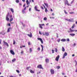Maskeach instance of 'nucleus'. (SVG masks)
I'll return each mask as SVG.
<instances>
[{
	"label": "nucleus",
	"instance_id": "38",
	"mask_svg": "<svg viewBox=\"0 0 77 77\" xmlns=\"http://www.w3.org/2000/svg\"><path fill=\"white\" fill-rule=\"evenodd\" d=\"M69 14H74V12H69Z\"/></svg>",
	"mask_w": 77,
	"mask_h": 77
},
{
	"label": "nucleus",
	"instance_id": "1",
	"mask_svg": "<svg viewBox=\"0 0 77 77\" xmlns=\"http://www.w3.org/2000/svg\"><path fill=\"white\" fill-rule=\"evenodd\" d=\"M9 17L10 18V22H12V21H13V20H14V18H13V17H12V15H10Z\"/></svg>",
	"mask_w": 77,
	"mask_h": 77
},
{
	"label": "nucleus",
	"instance_id": "21",
	"mask_svg": "<svg viewBox=\"0 0 77 77\" xmlns=\"http://www.w3.org/2000/svg\"><path fill=\"white\" fill-rule=\"evenodd\" d=\"M45 33V35L46 36H48V35H49V34L48 32H46Z\"/></svg>",
	"mask_w": 77,
	"mask_h": 77
},
{
	"label": "nucleus",
	"instance_id": "23",
	"mask_svg": "<svg viewBox=\"0 0 77 77\" xmlns=\"http://www.w3.org/2000/svg\"><path fill=\"white\" fill-rule=\"evenodd\" d=\"M10 9L12 13H14V9H13V8H10Z\"/></svg>",
	"mask_w": 77,
	"mask_h": 77
},
{
	"label": "nucleus",
	"instance_id": "42",
	"mask_svg": "<svg viewBox=\"0 0 77 77\" xmlns=\"http://www.w3.org/2000/svg\"><path fill=\"white\" fill-rule=\"evenodd\" d=\"M52 53H54V50H52Z\"/></svg>",
	"mask_w": 77,
	"mask_h": 77
},
{
	"label": "nucleus",
	"instance_id": "27",
	"mask_svg": "<svg viewBox=\"0 0 77 77\" xmlns=\"http://www.w3.org/2000/svg\"><path fill=\"white\" fill-rule=\"evenodd\" d=\"M62 51L63 52L65 51V48H63V47H62Z\"/></svg>",
	"mask_w": 77,
	"mask_h": 77
},
{
	"label": "nucleus",
	"instance_id": "35",
	"mask_svg": "<svg viewBox=\"0 0 77 77\" xmlns=\"http://www.w3.org/2000/svg\"><path fill=\"white\" fill-rule=\"evenodd\" d=\"M29 51L30 53H31L32 51V48H30L29 49Z\"/></svg>",
	"mask_w": 77,
	"mask_h": 77
},
{
	"label": "nucleus",
	"instance_id": "25",
	"mask_svg": "<svg viewBox=\"0 0 77 77\" xmlns=\"http://www.w3.org/2000/svg\"><path fill=\"white\" fill-rule=\"evenodd\" d=\"M44 8L45 9V11L46 12H48V10H47V9L45 7V8Z\"/></svg>",
	"mask_w": 77,
	"mask_h": 77
},
{
	"label": "nucleus",
	"instance_id": "34",
	"mask_svg": "<svg viewBox=\"0 0 77 77\" xmlns=\"http://www.w3.org/2000/svg\"><path fill=\"white\" fill-rule=\"evenodd\" d=\"M55 51L57 53V48H55Z\"/></svg>",
	"mask_w": 77,
	"mask_h": 77
},
{
	"label": "nucleus",
	"instance_id": "9",
	"mask_svg": "<svg viewBox=\"0 0 77 77\" xmlns=\"http://www.w3.org/2000/svg\"><path fill=\"white\" fill-rule=\"evenodd\" d=\"M59 57H60V56H59V55H58L56 57L55 59L57 61H59Z\"/></svg>",
	"mask_w": 77,
	"mask_h": 77
},
{
	"label": "nucleus",
	"instance_id": "62",
	"mask_svg": "<svg viewBox=\"0 0 77 77\" xmlns=\"http://www.w3.org/2000/svg\"><path fill=\"white\" fill-rule=\"evenodd\" d=\"M49 23H47V24H46V26H48Z\"/></svg>",
	"mask_w": 77,
	"mask_h": 77
},
{
	"label": "nucleus",
	"instance_id": "45",
	"mask_svg": "<svg viewBox=\"0 0 77 77\" xmlns=\"http://www.w3.org/2000/svg\"><path fill=\"white\" fill-rule=\"evenodd\" d=\"M41 9H44V8L42 6H41Z\"/></svg>",
	"mask_w": 77,
	"mask_h": 77
},
{
	"label": "nucleus",
	"instance_id": "14",
	"mask_svg": "<svg viewBox=\"0 0 77 77\" xmlns=\"http://www.w3.org/2000/svg\"><path fill=\"white\" fill-rule=\"evenodd\" d=\"M61 41H62V42H65V41H66V40L65 38H63L61 40Z\"/></svg>",
	"mask_w": 77,
	"mask_h": 77
},
{
	"label": "nucleus",
	"instance_id": "19",
	"mask_svg": "<svg viewBox=\"0 0 77 77\" xmlns=\"http://www.w3.org/2000/svg\"><path fill=\"white\" fill-rule=\"evenodd\" d=\"M30 72H31V73H35V72H34V71L32 70H30Z\"/></svg>",
	"mask_w": 77,
	"mask_h": 77
},
{
	"label": "nucleus",
	"instance_id": "29",
	"mask_svg": "<svg viewBox=\"0 0 77 77\" xmlns=\"http://www.w3.org/2000/svg\"><path fill=\"white\" fill-rule=\"evenodd\" d=\"M6 20L8 21H9V18L8 17H6Z\"/></svg>",
	"mask_w": 77,
	"mask_h": 77
},
{
	"label": "nucleus",
	"instance_id": "40",
	"mask_svg": "<svg viewBox=\"0 0 77 77\" xmlns=\"http://www.w3.org/2000/svg\"><path fill=\"white\" fill-rule=\"evenodd\" d=\"M16 3H19V1L18 0H16Z\"/></svg>",
	"mask_w": 77,
	"mask_h": 77
},
{
	"label": "nucleus",
	"instance_id": "41",
	"mask_svg": "<svg viewBox=\"0 0 77 77\" xmlns=\"http://www.w3.org/2000/svg\"><path fill=\"white\" fill-rule=\"evenodd\" d=\"M15 44H16L15 42V40H14V42H13V44L14 45H15Z\"/></svg>",
	"mask_w": 77,
	"mask_h": 77
},
{
	"label": "nucleus",
	"instance_id": "48",
	"mask_svg": "<svg viewBox=\"0 0 77 77\" xmlns=\"http://www.w3.org/2000/svg\"><path fill=\"white\" fill-rule=\"evenodd\" d=\"M75 45H76V44H75V43H74L73 45V46L74 47V46H75Z\"/></svg>",
	"mask_w": 77,
	"mask_h": 77
},
{
	"label": "nucleus",
	"instance_id": "20",
	"mask_svg": "<svg viewBox=\"0 0 77 77\" xmlns=\"http://www.w3.org/2000/svg\"><path fill=\"white\" fill-rule=\"evenodd\" d=\"M45 62H46V63H48V62H49V60H48V59H46L45 60Z\"/></svg>",
	"mask_w": 77,
	"mask_h": 77
},
{
	"label": "nucleus",
	"instance_id": "17",
	"mask_svg": "<svg viewBox=\"0 0 77 77\" xmlns=\"http://www.w3.org/2000/svg\"><path fill=\"white\" fill-rule=\"evenodd\" d=\"M73 21V19H68V21H69V22H71Z\"/></svg>",
	"mask_w": 77,
	"mask_h": 77
},
{
	"label": "nucleus",
	"instance_id": "54",
	"mask_svg": "<svg viewBox=\"0 0 77 77\" xmlns=\"http://www.w3.org/2000/svg\"><path fill=\"white\" fill-rule=\"evenodd\" d=\"M60 39H59V40H58L57 41V42H60Z\"/></svg>",
	"mask_w": 77,
	"mask_h": 77
},
{
	"label": "nucleus",
	"instance_id": "43",
	"mask_svg": "<svg viewBox=\"0 0 77 77\" xmlns=\"http://www.w3.org/2000/svg\"><path fill=\"white\" fill-rule=\"evenodd\" d=\"M41 34L43 35H44V36H45V34H44V32L42 33Z\"/></svg>",
	"mask_w": 77,
	"mask_h": 77
},
{
	"label": "nucleus",
	"instance_id": "33",
	"mask_svg": "<svg viewBox=\"0 0 77 77\" xmlns=\"http://www.w3.org/2000/svg\"><path fill=\"white\" fill-rule=\"evenodd\" d=\"M43 20H45V21H46V20H47V17H45L44 18Z\"/></svg>",
	"mask_w": 77,
	"mask_h": 77
},
{
	"label": "nucleus",
	"instance_id": "44",
	"mask_svg": "<svg viewBox=\"0 0 77 77\" xmlns=\"http://www.w3.org/2000/svg\"><path fill=\"white\" fill-rule=\"evenodd\" d=\"M67 42H69V38H67Z\"/></svg>",
	"mask_w": 77,
	"mask_h": 77
},
{
	"label": "nucleus",
	"instance_id": "22",
	"mask_svg": "<svg viewBox=\"0 0 77 77\" xmlns=\"http://www.w3.org/2000/svg\"><path fill=\"white\" fill-rule=\"evenodd\" d=\"M70 32L72 33V32H74V30H72V29H71V28H70Z\"/></svg>",
	"mask_w": 77,
	"mask_h": 77
},
{
	"label": "nucleus",
	"instance_id": "63",
	"mask_svg": "<svg viewBox=\"0 0 77 77\" xmlns=\"http://www.w3.org/2000/svg\"><path fill=\"white\" fill-rule=\"evenodd\" d=\"M19 5H20V6H21V5H22V4H21V3H20Z\"/></svg>",
	"mask_w": 77,
	"mask_h": 77
},
{
	"label": "nucleus",
	"instance_id": "6",
	"mask_svg": "<svg viewBox=\"0 0 77 77\" xmlns=\"http://www.w3.org/2000/svg\"><path fill=\"white\" fill-rule=\"evenodd\" d=\"M34 9H35L36 11H37L38 12H40V10H38V7L35 6L34 7Z\"/></svg>",
	"mask_w": 77,
	"mask_h": 77
},
{
	"label": "nucleus",
	"instance_id": "13",
	"mask_svg": "<svg viewBox=\"0 0 77 77\" xmlns=\"http://www.w3.org/2000/svg\"><path fill=\"white\" fill-rule=\"evenodd\" d=\"M3 43H4V44H5L7 46V47H9V45H8V44L7 42H5V41H3Z\"/></svg>",
	"mask_w": 77,
	"mask_h": 77
},
{
	"label": "nucleus",
	"instance_id": "15",
	"mask_svg": "<svg viewBox=\"0 0 77 77\" xmlns=\"http://www.w3.org/2000/svg\"><path fill=\"white\" fill-rule=\"evenodd\" d=\"M30 35H29V34H27V35L28 36L30 37V38H32V33H31V32H30Z\"/></svg>",
	"mask_w": 77,
	"mask_h": 77
},
{
	"label": "nucleus",
	"instance_id": "18",
	"mask_svg": "<svg viewBox=\"0 0 77 77\" xmlns=\"http://www.w3.org/2000/svg\"><path fill=\"white\" fill-rule=\"evenodd\" d=\"M44 5L46 6L47 8H48V4H46L45 3H44Z\"/></svg>",
	"mask_w": 77,
	"mask_h": 77
},
{
	"label": "nucleus",
	"instance_id": "36",
	"mask_svg": "<svg viewBox=\"0 0 77 77\" xmlns=\"http://www.w3.org/2000/svg\"><path fill=\"white\" fill-rule=\"evenodd\" d=\"M30 68V67H27L26 68V69H27V70H29V68Z\"/></svg>",
	"mask_w": 77,
	"mask_h": 77
},
{
	"label": "nucleus",
	"instance_id": "60",
	"mask_svg": "<svg viewBox=\"0 0 77 77\" xmlns=\"http://www.w3.org/2000/svg\"><path fill=\"white\" fill-rule=\"evenodd\" d=\"M39 34H40V35H41V31H39Z\"/></svg>",
	"mask_w": 77,
	"mask_h": 77
},
{
	"label": "nucleus",
	"instance_id": "31",
	"mask_svg": "<svg viewBox=\"0 0 77 77\" xmlns=\"http://www.w3.org/2000/svg\"><path fill=\"white\" fill-rule=\"evenodd\" d=\"M60 66H56V68H57V69H60Z\"/></svg>",
	"mask_w": 77,
	"mask_h": 77
},
{
	"label": "nucleus",
	"instance_id": "4",
	"mask_svg": "<svg viewBox=\"0 0 77 77\" xmlns=\"http://www.w3.org/2000/svg\"><path fill=\"white\" fill-rule=\"evenodd\" d=\"M67 53L66 52H65L63 55V59H64V58H65V56H67Z\"/></svg>",
	"mask_w": 77,
	"mask_h": 77
},
{
	"label": "nucleus",
	"instance_id": "56",
	"mask_svg": "<svg viewBox=\"0 0 77 77\" xmlns=\"http://www.w3.org/2000/svg\"><path fill=\"white\" fill-rule=\"evenodd\" d=\"M8 26H11V23H8Z\"/></svg>",
	"mask_w": 77,
	"mask_h": 77
},
{
	"label": "nucleus",
	"instance_id": "64",
	"mask_svg": "<svg viewBox=\"0 0 77 77\" xmlns=\"http://www.w3.org/2000/svg\"><path fill=\"white\" fill-rule=\"evenodd\" d=\"M10 77H14V76H10Z\"/></svg>",
	"mask_w": 77,
	"mask_h": 77
},
{
	"label": "nucleus",
	"instance_id": "3",
	"mask_svg": "<svg viewBox=\"0 0 77 77\" xmlns=\"http://www.w3.org/2000/svg\"><path fill=\"white\" fill-rule=\"evenodd\" d=\"M65 5H68V6H71V5L70 4H69V3H68V0H66L65 1Z\"/></svg>",
	"mask_w": 77,
	"mask_h": 77
},
{
	"label": "nucleus",
	"instance_id": "10",
	"mask_svg": "<svg viewBox=\"0 0 77 77\" xmlns=\"http://www.w3.org/2000/svg\"><path fill=\"white\" fill-rule=\"evenodd\" d=\"M0 35L2 34V35H5V34H6V33L5 32V31H2V32H0Z\"/></svg>",
	"mask_w": 77,
	"mask_h": 77
},
{
	"label": "nucleus",
	"instance_id": "55",
	"mask_svg": "<svg viewBox=\"0 0 77 77\" xmlns=\"http://www.w3.org/2000/svg\"><path fill=\"white\" fill-rule=\"evenodd\" d=\"M22 2H26V1L25 0H22Z\"/></svg>",
	"mask_w": 77,
	"mask_h": 77
},
{
	"label": "nucleus",
	"instance_id": "57",
	"mask_svg": "<svg viewBox=\"0 0 77 77\" xmlns=\"http://www.w3.org/2000/svg\"><path fill=\"white\" fill-rule=\"evenodd\" d=\"M10 22L11 23V24H14V22Z\"/></svg>",
	"mask_w": 77,
	"mask_h": 77
},
{
	"label": "nucleus",
	"instance_id": "46",
	"mask_svg": "<svg viewBox=\"0 0 77 77\" xmlns=\"http://www.w3.org/2000/svg\"><path fill=\"white\" fill-rule=\"evenodd\" d=\"M32 9V8H29V11H30Z\"/></svg>",
	"mask_w": 77,
	"mask_h": 77
},
{
	"label": "nucleus",
	"instance_id": "61",
	"mask_svg": "<svg viewBox=\"0 0 77 77\" xmlns=\"http://www.w3.org/2000/svg\"><path fill=\"white\" fill-rule=\"evenodd\" d=\"M7 15H10V13H9L8 12V13Z\"/></svg>",
	"mask_w": 77,
	"mask_h": 77
},
{
	"label": "nucleus",
	"instance_id": "11",
	"mask_svg": "<svg viewBox=\"0 0 77 77\" xmlns=\"http://www.w3.org/2000/svg\"><path fill=\"white\" fill-rule=\"evenodd\" d=\"M12 28L11 27H9L8 28V30H7V32H10V30H12Z\"/></svg>",
	"mask_w": 77,
	"mask_h": 77
},
{
	"label": "nucleus",
	"instance_id": "37",
	"mask_svg": "<svg viewBox=\"0 0 77 77\" xmlns=\"http://www.w3.org/2000/svg\"><path fill=\"white\" fill-rule=\"evenodd\" d=\"M64 12L65 14H68V13L66 12V10H64Z\"/></svg>",
	"mask_w": 77,
	"mask_h": 77
},
{
	"label": "nucleus",
	"instance_id": "28",
	"mask_svg": "<svg viewBox=\"0 0 77 77\" xmlns=\"http://www.w3.org/2000/svg\"><path fill=\"white\" fill-rule=\"evenodd\" d=\"M16 60V59L15 58H14L13 60H12V62H14Z\"/></svg>",
	"mask_w": 77,
	"mask_h": 77
},
{
	"label": "nucleus",
	"instance_id": "30",
	"mask_svg": "<svg viewBox=\"0 0 77 77\" xmlns=\"http://www.w3.org/2000/svg\"><path fill=\"white\" fill-rule=\"evenodd\" d=\"M41 46L42 48V51H43V48H44V47L42 45H41Z\"/></svg>",
	"mask_w": 77,
	"mask_h": 77
},
{
	"label": "nucleus",
	"instance_id": "12",
	"mask_svg": "<svg viewBox=\"0 0 77 77\" xmlns=\"http://www.w3.org/2000/svg\"><path fill=\"white\" fill-rule=\"evenodd\" d=\"M10 53L12 54H13V55H14L15 54V52L12 51V50H11L10 51Z\"/></svg>",
	"mask_w": 77,
	"mask_h": 77
},
{
	"label": "nucleus",
	"instance_id": "49",
	"mask_svg": "<svg viewBox=\"0 0 77 77\" xmlns=\"http://www.w3.org/2000/svg\"><path fill=\"white\" fill-rule=\"evenodd\" d=\"M24 53V51H21V54H23Z\"/></svg>",
	"mask_w": 77,
	"mask_h": 77
},
{
	"label": "nucleus",
	"instance_id": "2",
	"mask_svg": "<svg viewBox=\"0 0 77 77\" xmlns=\"http://www.w3.org/2000/svg\"><path fill=\"white\" fill-rule=\"evenodd\" d=\"M39 26L40 28V29H43V28L42 26H44L45 25V24H39Z\"/></svg>",
	"mask_w": 77,
	"mask_h": 77
},
{
	"label": "nucleus",
	"instance_id": "24",
	"mask_svg": "<svg viewBox=\"0 0 77 77\" xmlns=\"http://www.w3.org/2000/svg\"><path fill=\"white\" fill-rule=\"evenodd\" d=\"M69 35L71 36H75V34H70Z\"/></svg>",
	"mask_w": 77,
	"mask_h": 77
},
{
	"label": "nucleus",
	"instance_id": "5",
	"mask_svg": "<svg viewBox=\"0 0 77 77\" xmlns=\"http://www.w3.org/2000/svg\"><path fill=\"white\" fill-rule=\"evenodd\" d=\"M50 72L51 74H54V70L53 69H51Z\"/></svg>",
	"mask_w": 77,
	"mask_h": 77
},
{
	"label": "nucleus",
	"instance_id": "26",
	"mask_svg": "<svg viewBox=\"0 0 77 77\" xmlns=\"http://www.w3.org/2000/svg\"><path fill=\"white\" fill-rule=\"evenodd\" d=\"M74 27H75V24H74L72 26V29H74Z\"/></svg>",
	"mask_w": 77,
	"mask_h": 77
},
{
	"label": "nucleus",
	"instance_id": "50",
	"mask_svg": "<svg viewBox=\"0 0 77 77\" xmlns=\"http://www.w3.org/2000/svg\"><path fill=\"white\" fill-rule=\"evenodd\" d=\"M42 6H44V8H45V5H44L43 4V5H42Z\"/></svg>",
	"mask_w": 77,
	"mask_h": 77
},
{
	"label": "nucleus",
	"instance_id": "8",
	"mask_svg": "<svg viewBox=\"0 0 77 77\" xmlns=\"http://www.w3.org/2000/svg\"><path fill=\"white\" fill-rule=\"evenodd\" d=\"M37 39L38 40H39L40 41L42 44H43V43H44V42H43V41L42 40V38H37Z\"/></svg>",
	"mask_w": 77,
	"mask_h": 77
},
{
	"label": "nucleus",
	"instance_id": "47",
	"mask_svg": "<svg viewBox=\"0 0 77 77\" xmlns=\"http://www.w3.org/2000/svg\"><path fill=\"white\" fill-rule=\"evenodd\" d=\"M37 50H38V51H39L40 50V48H38L37 49Z\"/></svg>",
	"mask_w": 77,
	"mask_h": 77
},
{
	"label": "nucleus",
	"instance_id": "58",
	"mask_svg": "<svg viewBox=\"0 0 77 77\" xmlns=\"http://www.w3.org/2000/svg\"><path fill=\"white\" fill-rule=\"evenodd\" d=\"M26 9V7H25V8L23 10L25 11Z\"/></svg>",
	"mask_w": 77,
	"mask_h": 77
},
{
	"label": "nucleus",
	"instance_id": "32",
	"mask_svg": "<svg viewBox=\"0 0 77 77\" xmlns=\"http://www.w3.org/2000/svg\"><path fill=\"white\" fill-rule=\"evenodd\" d=\"M22 12L23 14H25V11H24V10H23L22 11Z\"/></svg>",
	"mask_w": 77,
	"mask_h": 77
},
{
	"label": "nucleus",
	"instance_id": "39",
	"mask_svg": "<svg viewBox=\"0 0 77 77\" xmlns=\"http://www.w3.org/2000/svg\"><path fill=\"white\" fill-rule=\"evenodd\" d=\"M16 71L17 73H20V71H19V70H16Z\"/></svg>",
	"mask_w": 77,
	"mask_h": 77
},
{
	"label": "nucleus",
	"instance_id": "53",
	"mask_svg": "<svg viewBox=\"0 0 77 77\" xmlns=\"http://www.w3.org/2000/svg\"><path fill=\"white\" fill-rule=\"evenodd\" d=\"M28 45H30V42H28Z\"/></svg>",
	"mask_w": 77,
	"mask_h": 77
},
{
	"label": "nucleus",
	"instance_id": "7",
	"mask_svg": "<svg viewBox=\"0 0 77 77\" xmlns=\"http://www.w3.org/2000/svg\"><path fill=\"white\" fill-rule=\"evenodd\" d=\"M38 68H39V69H43L42 67V65H39L37 66Z\"/></svg>",
	"mask_w": 77,
	"mask_h": 77
},
{
	"label": "nucleus",
	"instance_id": "59",
	"mask_svg": "<svg viewBox=\"0 0 77 77\" xmlns=\"http://www.w3.org/2000/svg\"><path fill=\"white\" fill-rule=\"evenodd\" d=\"M67 32H68V33H70V32H71V31H68Z\"/></svg>",
	"mask_w": 77,
	"mask_h": 77
},
{
	"label": "nucleus",
	"instance_id": "52",
	"mask_svg": "<svg viewBox=\"0 0 77 77\" xmlns=\"http://www.w3.org/2000/svg\"><path fill=\"white\" fill-rule=\"evenodd\" d=\"M74 56H75V54H73L72 55V57H74Z\"/></svg>",
	"mask_w": 77,
	"mask_h": 77
},
{
	"label": "nucleus",
	"instance_id": "16",
	"mask_svg": "<svg viewBox=\"0 0 77 77\" xmlns=\"http://www.w3.org/2000/svg\"><path fill=\"white\" fill-rule=\"evenodd\" d=\"M26 2L27 5H30V2H29V1H28V0H26Z\"/></svg>",
	"mask_w": 77,
	"mask_h": 77
},
{
	"label": "nucleus",
	"instance_id": "51",
	"mask_svg": "<svg viewBox=\"0 0 77 77\" xmlns=\"http://www.w3.org/2000/svg\"><path fill=\"white\" fill-rule=\"evenodd\" d=\"M9 16V15H8V14H7L6 17H8Z\"/></svg>",
	"mask_w": 77,
	"mask_h": 77
}]
</instances>
